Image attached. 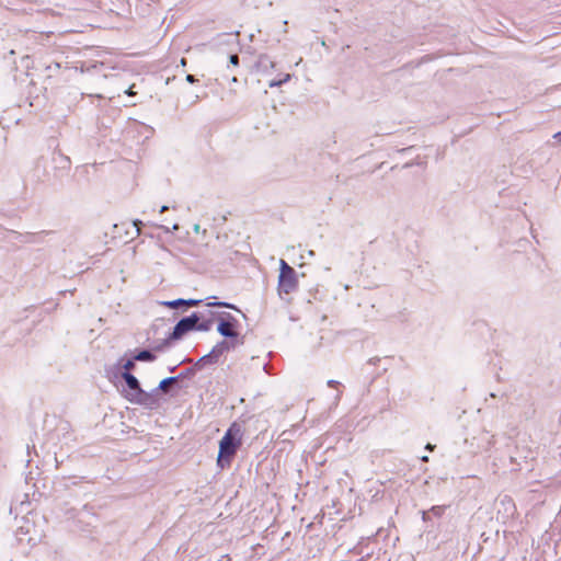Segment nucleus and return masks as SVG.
Segmentation results:
<instances>
[{
  "label": "nucleus",
  "instance_id": "1",
  "mask_svg": "<svg viewBox=\"0 0 561 561\" xmlns=\"http://www.w3.org/2000/svg\"><path fill=\"white\" fill-rule=\"evenodd\" d=\"M243 428L241 424L233 422L219 442L217 465L226 468L231 465L232 458L242 445Z\"/></svg>",
  "mask_w": 561,
  "mask_h": 561
},
{
  "label": "nucleus",
  "instance_id": "2",
  "mask_svg": "<svg viewBox=\"0 0 561 561\" xmlns=\"http://www.w3.org/2000/svg\"><path fill=\"white\" fill-rule=\"evenodd\" d=\"M280 268L278 276V293L279 295H288L295 291L298 287V279L296 271L287 264L286 261L280 260Z\"/></svg>",
  "mask_w": 561,
  "mask_h": 561
},
{
  "label": "nucleus",
  "instance_id": "3",
  "mask_svg": "<svg viewBox=\"0 0 561 561\" xmlns=\"http://www.w3.org/2000/svg\"><path fill=\"white\" fill-rule=\"evenodd\" d=\"M240 323L229 312H222L218 318L217 331L225 337L236 339L239 336Z\"/></svg>",
  "mask_w": 561,
  "mask_h": 561
},
{
  "label": "nucleus",
  "instance_id": "4",
  "mask_svg": "<svg viewBox=\"0 0 561 561\" xmlns=\"http://www.w3.org/2000/svg\"><path fill=\"white\" fill-rule=\"evenodd\" d=\"M198 320L199 319L195 313H193L190 317L181 319L174 327L171 337L174 340L182 337L185 333L195 328Z\"/></svg>",
  "mask_w": 561,
  "mask_h": 561
},
{
  "label": "nucleus",
  "instance_id": "5",
  "mask_svg": "<svg viewBox=\"0 0 561 561\" xmlns=\"http://www.w3.org/2000/svg\"><path fill=\"white\" fill-rule=\"evenodd\" d=\"M123 378L126 381L129 389L134 390L136 393L128 397L130 402L141 403L142 397L147 396L139 386L137 378L130 373H123Z\"/></svg>",
  "mask_w": 561,
  "mask_h": 561
},
{
  "label": "nucleus",
  "instance_id": "6",
  "mask_svg": "<svg viewBox=\"0 0 561 561\" xmlns=\"http://www.w3.org/2000/svg\"><path fill=\"white\" fill-rule=\"evenodd\" d=\"M154 358H156L154 355L149 351H141L134 356V359L140 360V362H151Z\"/></svg>",
  "mask_w": 561,
  "mask_h": 561
},
{
  "label": "nucleus",
  "instance_id": "7",
  "mask_svg": "<svg viewBox=\"0 0 561 561\" xmlns=\"http://www.w3.org/2000/svg\"><path fill=\"white\" fill-rule=\"evenodd\" d=\"M175 382V378L174 377H169V378H165L163 380L160 381L159 383V388L162 390V391H167L168 388L170 387V385L174 383Z\"/></svg>",
  "mask_w": 561,
  "mask_h": 561
},
{
  "label": "nucleus",
  "instance_id": "8",
  "mask_svg": "<svg viewBox=\"0 0 561 561\" xmlns=\"http://www.w3.org/2000/svg\"><path fill=\"white\" fill-rule=\"evenodd\" d=\"M225 348H228L227 343H226V342H221V343H219L218 345H216V346L213 348V351L210 352V354H209V355H216V356H218L219 354H221V353H222V351H224Z\"/></svg>",
  "mask_w": 561,
  "mask_h": 561
},
{
  "label": "nucleus",
  "instance_id": "9",
  "mask_svg": "<svg viewBox=\"0 0 561 561\" xmlns=\"http://www.w3.org/2000/svg\"><path fill=\"white\" fill-rule=\"evenodd\" d=\"M207 306H210V307H213V306L226 307V308H230V309H234L237 311H240L239 309H237V307H234L233 305L227 304V302L208 301Z\"/></svg>",
  "mask_w": 561,
  "mask_h": 561
},
{
  "label": "nucleus",
  "instance_id": "10",
  "mask_svg": "<svg viewBox=\"0 0 561 561\" xmlns=\"http://www.w3.org/2000/svg\"><path fill=\"white\" fill-rule=\"evenodd\" d=\"M134 358L133 359H128L124 365H123V368H124V373H130V370H133L135 368V363H134Z\"/></svg>",
  "mask_w": 561,
  "mask_h": 561
},
{
  "label": "nucleus",
  "instance_id": "11",
  "mask_svg": "<svg viewBox=\"0 0 561 561\" xmlns=\"http://www.w3.org/2000/svg\"><path fill=\"white\" fill-rule=\"evenodd\" d=\"M182 305H185L184 299H178V300L165 302V306H168L170 308H176Z\"/></svg>",
  "mask_w": 561,
  "mask_h": 561
},
{
  "label": "nucleus",
  "instance_id": "12",
  "mask_svg": "<svg viewBox=\"0 0 561 561\" xmlns=\"http://www.w3.org/2000/svg\"><path fill=\"white\" fill-rule=\"evenodd\" d=\"M184 302H185V306L194 307V306H197L201 302V300L190 299V300H184Z\"/></svg>",
  "mask_w": 561,
  "mask_h": 561
},
{
  "label": "nucleus",
  "instance_id": "13",
  "mask_svg": "<svg viewBox=\"0 0 561 561\" xmlns=\"http://www.w3.org/2000/svg\"><path fill=\"white\" fill-rule=\"evenodd\" d=\"M230 62L233 66H238L239 65V57H238V55H231L230 56Z\"/></svg>",
  "mask_w": 561,
  "mask_h": 561
},
{
  "label": "nucleus",
  "instance_id": "14",
  "mask_svg": "<svg viewBox=\"0 0 561 561\" xmlns=\"http://www.w3.org/2000/svg\"><path fill=\"white\" fill-rule=\"evenodd\" d=\"M443 511H444V508L442 506H434V507H432V512L435 515H440Z\"/></svg>",
  "mask_w": 561,
  "mask_h": 561
},
{
  "label": "nucleus",
  "instance_id": "15",
  "mask_svg": "<svg viewBox=\"0 0 561 561\" xmlns=\"http://www.w3.org/2000/svg\"><path fill=\"white\" fill-rule=\"evenodd\" d=\"M134 88H135V84L129 87V89L126 91L127 95L133 96L136 94V92L134 91Z\"/></svg>",
  "mask_w": 561,
  "mask_h": 561
},
{
  "label": "nucleus",
  "instance_id": "16",
  "mask_svg": "<svg viewBox=\"0 0 561 561\" xmlns=\"http://www.w3.org/2000/svg\"><path fill=\"white\" fill-rule=\"evenodd\" d=\"M186 80H187L188 82H194V81H195V78H194V76L188 75V76L186 77Z\"/></svg>",
  "mask_w": 561,
  "mask_h": 561
},
{
  "label": "nucleus",
  "instance_id": "17",
  "mask_svg": "<svg viewBox=\"0 0 561 561\" xmlns=\"http://www.w3.org/2000/svg\"><path fill=\"white\" fill-rule=\"evenodd\" d=\"M553 138H556V139H558V140H561V131L556 133V134L553 135Z\"/></svg>",
  "mask_w": 561,
  "mask_h": 561
},
{
  "label": "nucleus",
  "instance_id": "18",
  "mask_svg": "<svg viewBox=\"0 0 561 561\" xmlns=\"http://www.w3.org/2000/svg\"><path fill=\"white\" fill-rule=\"evenodd\" d=\"M164 210H167V207H165V206H163V207L161 208V213H162V211H164Z\"/></svg>",
  "mask_w": 561,
  "mask_h": 561
}]
</instances>
